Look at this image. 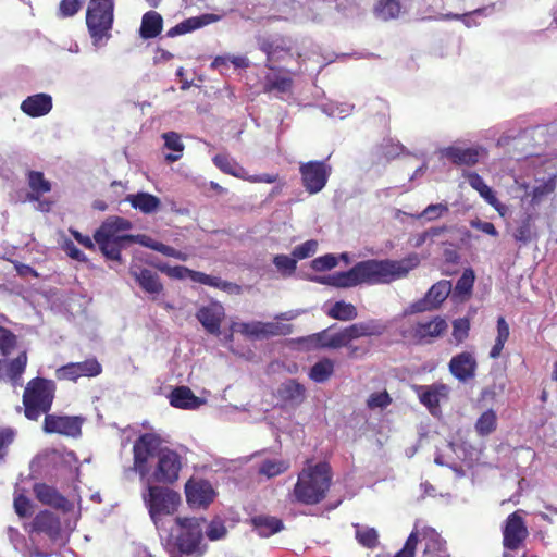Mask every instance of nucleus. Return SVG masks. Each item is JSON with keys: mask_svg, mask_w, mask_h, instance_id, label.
Returning <instances> with one entry per match:
<instances>
[{"mask_svg": "<svg viewBox=\"0 0 557 557\" xmlns=\"http://www.w3.org/2000/svg\"><path fill=\"white\" fill-rule=\"evenodd\" d=\"M27 364V354L17 348L16 336L8 354L0 349V380L11 383L12 386H22V375Z\"/></svg>", "mask_w": 557, "mask_h": 557, "instance_id": "1a4fd4ad", "label": "nucleus"}, {"mask_svg": "<svg viewBox=\"0 0 557 557\" xmlns=\"http://www.w3.org/2000/svg\"><path fill=\"white\" fill-rule=\"evenodd\" d=\"M318 246H319L318 240L309 239V240L302 243L301 245L296 246L293 249L292 255L297 260L307 259L317 252Z\"/></svg>", "mask_w": 557, "mask_h": 557, "instance_id": "13d9d810", "label": "nucleus"}, {"mask_svg": "<svg viewBox=\"0 0 557 557\" xmlns=\"http://www.w3.org/2000/svg\"><path fill=\"white\" fill-rule=\"evenodd\" d=\"M55 384L51 380L36 377L28 382L23 395L25 416L29 420H37L47 413L52 405Z\"/></svg>", "mask_w": 557, "mask_h": 557, "instance_id": "423d86ee", "label": "nucleus"}, {"mask_svg": "<svg viewBox=\"0 0 557 557\" xmlns=\"http://www.w3.org/2000/svg\"><path fill=\"white\" fill-rule=\"evenodd\" d=\"M293 81L286 75L277 72H271L265 76L264 88L267 91L287 92L292 87Z\"/></svg>", "mask_w": 557, "mask_h": 557, "instance_id": "ea45409f", "label": "nucleus"}, {"mask_svg": "<svg viewBox=\"0 0 557 557\" xmlns=\"http://www.w3.org/2000/svg\"><path fill=\"white\" fill-rule=\"evenodd\" d=\"M494 12V7H485L481 9L473 10L471 12L465 13V14H446L444 18L448 20H461L462 23L467 27H473L476 25H480V21L483 17H486L491 15Z\"/></svg>", "mask_w": 557, "mask_h": 557, "instance_id": "c9c22d12", "label": "nucleus"}, {"mask_svg": "<svg viewBox=\"0 0 557 557\" xmlns=\"http://www.w3.org/2000/svg\"><path fill=\"white\" fill-rule=\"evenodd\" d=\"M84 419L78 416L47 414L44 422L46 433H58L64 436L78 437L82 434Z\"/></svg>", "mask_w": 557, "mask_h": 557, "instance_id": "4468645a", "label": "nucleus"}, {"mask_svg": "<svg viewBox=\"0 0 557 557\" xmlns=\"http://www.w3.org/2000/svg\"><path fill=\"white\" fill-rule=\"evenodd\" d=\"M449 212V207L446 202L431 203L422 212L412 215L416 219H424L428 222L436 221Z\"/></svg>", "mask_w": 557, "mask_h": 557, "instance_id": "8fccbe9b", "label": "nucleus"}, {"mask_svg": "<svg viewBox=\"0 0 557 557\" xmlns=\"http://www.w3.org/2000/svg\"><path fill=\"white\" fill-rule=\"evenodd\" d=\"M162 16L156 11L144 14L140 25V36L144 39L157 37L162 30Z\"/></svg>", "mask_w": 557, "mask_h": 557, "instance_id": "c756f323", "label": "nucleus"}, {"mask_svg": "<svg viewBox=\"0 0 557 557\" xmlns=\"http://www.w3.org/2000/svg\"><path fill=\"white\" fill-rule=\"evenodd\" d=\"M293 333V325L280 322H263L262 338L283 336Z\"/></svg>", "mask_w": 557, "mask_h": 557, "instance_id": "5fc2aeb1", "label": "nucleus"}, {"mask_svg": "<svg viewBox=\"0 0 557 557\" xmlns=\"http://www.w3.org/2000/svg\"><path fill=\"white\" fill-rule=\"evenodd\" d=\"M170 404L180 409L195 410L206 404V399L197 397L189 387L180 386L170 394Z\"/></svg>", "mask_w": 557, "mask_h": 557, "instance_id": "5701e85b", "label": "nucleus"}, {"mask_svg": "<svg viewBox=\"0 0 557 557\" xmlns=\"http://www.w3.org/2000/svg\"><path fill=\"white\" fill-rule=\"evenodd\" d=\"M451 283L446 280H442L435 283L426 293V298L433 309L437 308L450 294Z\"/></svg>", "mask_w": 557, "mask_h": 557, "instance_id": "58836bf2", "label": "nucleus"}, {"mask_svg": "<svg viewBox=\"0 0 557 557\" xmlns=\"http://www.w3.org/2000/svg\"><path fill=\"white\" fill-rule=\"evenodd\" d=\"M215 21H218V17L215 15L203 14L201 16L187 18L183 21V24L186 33H190Z\"/></svg>", "mask_w": 557, "mask_h": 557, "instance_id": "bf43d9fd", "label": "nucleus"}, {"mask_svg": "<svg viewBox=\"0 0 557 557\" xmlns=\"http://www.w3.org/2000/svg\"><path fill=\"white\" fill-rule=\"evenodd\" d=\"M331 479L327 463L308 465L298 474V480L294 487L295 499L306 505L320 503L330 488Z\"/></svg>", "mask_w": 557, "mask_h": 557, "instance_id": "f03ea898", "label": "nucleus"}, {"mask_svg": "<svg viewBox=\"0 0 557 557\" xmlns=\"http://www.w3.org/2000/svg\"><path fill=\"white\" fill-rule=\"evenodd\" d=\"M474 278V272L471 269L465 270L456 283L454 297H460L461 299L468 297L471 294Z\"/></svg>", "mask_w": 557, "mask_h": 557, "instance_id": "09e8293b", "label": "nucleus"}, {"mask_svg": "<svg viewBox=\"0 0 557 557\" xmlns=\"http://www.w3.org/2000/svg\"><path fill=\"white\" fill-rule=\"evenodd\" d=\"M418 542L419 532L418 527L416 525L405 542L404 547L398 553H396L394 557H414Z\"/></svg>", "mask_w": 557, "mask_h": 557, "instance_id": "052dcab7", "label": "nucleus"}, {"mask_svg": "<svg viewBox=\"0 0 557 557\" xmlns=\"http://www.w3.org/2000/svg\"><path fill=\"white\" fill-rule=\"evenodd\" d=\"M224 315V307L219 301H211L208 305L201 306L196 313V318L203 329L213 335L220 334Z\"/></svg>", "mask_w": 557, "mask_h": 557, "instance_id": "dca6fc26", "label": "nucleus"}, {"mask_svg": "<svg viewBox=\"0 0 557 557\" xmlns=\"http://www.w3.org/2000/svg\"><path fill=\"white\" fill-rule=\"evenodd\" d=\"M183 466L182 457L170 448H162L158 454V459L152 466L149 474V481L158 483L172 484L178 480L180 471Z\"/></svg>", "mask_w": 557, "mask_h": 557, "instance_id": "9d476101", "label": "nucleus"}, {"mask_svg": "<svg viewBox=\"0 0 557 557\" xmlns=\"http://www.w3.org/2000/svg\"><path fill=\"white\" fill-rule=\"evenodd\" d=\"M468 184L479 193V195L488 203L495 205L496 196L492 188L484 182L481 175L475 172L465 173Z\"/></svg>", "mask_w": 557, "mask_h": 557, "instance_id": "72a5a7b5", "label": "nucleus"}, {"mask_svg": "<svg viewBox=\"0 0 557 557\" xmlns=\"http://www.w3.org/2000/svg\"><path fill=\"white\" fill-rule=\"evenodd\" d=\"M419 263L420 258L417 253H410L401 260L371 259L356 263L348 271L313 276L311 281L338 288H348L361 284H388L406 277Z\"/></svg>", "mask_w": 557, "mask_h": 557, "instance_id": "f257e3e1", "label": "nucleus"}, {"mask_svg": "<svg viewBox=\"0 0 557 557\" xmlns=\"http://www.w3.org/2000/svg\"><path fill=\"white\" fill-rule=\"evenodd\" d=\"M441 154L455 165L473 166L487 154V149L481 145L473 147L451 145L443 148Z\"/></svg>", "mask_w": 557, "mask_h": 557, "instance_id": "ddd939ff", "label": "nucleus"}, {"mask_svg": "<svg viewBox=\"0 0 557 557\" xmlns=\"http://www.w3.org/2000/svg\"><path fill=\"white\" fill-rule=\"evenodd\" d=\"M470 329V323L467 319H458L453 323V336L458 342L461 343L468 336Z\"/></svg>", "mask_w": 557, "mask_h": 557, "instance_id": "774afa93", "label": "nucleus"}, {"mask_svg": "<svg viewBox=\"0 0 557 557\" xmlns=\"http://www.w3.org/2000/svg\"><path fill=\"white\" fill-rule=\"evenodd\" d=\"M226 533V527L221 520H212L206 529V535L210 541L222 540Z\"/></svg>", "mask_w": 557, "mask_h": 557, "instance_id": "0e129e2a", "label": "nucleus"}, {"mask_svg": "<svg viewBox=\"0 0 557 557\" xmlns=\"http://www.w3.org/2000/svg\"><path fill=\"white\" fill-rule=\"evenodd\" d=\"M161 448V438L156 433L140 435L133 445V467L131 470L138 473L141 481H148L153 461Z\"/></svg>", "mask_w": 557, "mask_h": 557, "instance_id": "6e6552de", "label": "nucleus"}, {"mask_svg": "<svg viewBox=\"0 0 557 557\" xmlns=\"http://www.w3.org/2000/svg\"><path fill=\"white\" fill-rule=\"evenodd\" d=\"M356 540L360 545L367 548H374L379 544V533L374 528L368 525L355 524Z\"/></svg>", "mask_w": 557, "mask_h": 557, "instance_id": "37998d69", "label": "nucleus"}, {"mask_svg": "<svg viewBox=\"0 0 557 557\" xmlns=\"http://www.w3.org/2000/svg\"><path fill=\"white\" fill-rule=\"evenodd\" d=\"M407 7L399 0H377L374 7V14L382 21L397 18L407 11Z\"/></svg>", "mask_w": 557, "mask_h": 557, "instance_id": "cd10ccee", "label": "nucleus"}, {"mask_svg": "<svg viewBox=\"0 0 557 557\" xmlns=\"http://www.w3.org/2000/svg\"><path fill=\"white\" fill-rule=\"evenodd\" d=\"M255 530L260 536L269 537L283 529V522L274 517L256 516L251 519Z\"/></svg>", "mask_w": 557, "mask_h": 557, "instance_id": "7c9ffc66", "label": "nucleus"}, {"mask_svg": "<svg viewBox=\"0 0 557 557\" xmlns=\"http://www.w3.org/2000/svg\"><path fill=\"white\" fill-rule=\"evenodd\" d=\"M497 425V416L494 410L484 411L475 422V431L481 436H486L495 431Z\"/></svg>", "mask_w": 557, "mask_h": 557, "instance_id": "a18cd8bd", "label": "nucleus"}, {"mask_svg": "<svg viewBox=\"0 0 557 557\" xmlns=\"http://www.w3.org/2000/svg\"><path fill=\"white\" fill-rule=\"evenodd\" d=\"M280 395L293 405L301 404L306 398V388L295 380H288L280 387Z\"/></svg>", "mask_w": 557, "mask_h": 557, "instance_id": "473e14b6", "label": "nucleus"}, {"mask_svg": "<svg viewBox=\"0 0 557 557\" xmlns=\"http://www.w3.org/2000/svg\"><path fill=\"white\" fill-rule=\"evenodd\" d=\"M34 493L36 498L45 505H49L51 507L58 509H66L67 508V499L63 497L54 487L49 486L44 483H37L34 486Z\"/></svg>", "mask_w": 557, "mask_h": 557, "instance_id": "a878e982", "label": "nucleus"}, {"mask_svg": "<svg viewBox=\"0 0 557 557\" xmlns=\"http://www.w3.org/2000/svg\"><path fill=\"white\" fill-rule=\"evenodd\" d=\"M288 468V461L281 459H267L261 462L258 472L268 479H271L285 472Z\"/></svg>", "mask_w": 557, "mask_h": 557, "instance_id": "49530a36", "label": "nucleus"}, {"mask_svg": "<svg viewBox=\"0 0 557 557\" xmlns=\"http://www.w3.org/2000/svg\"><path fill=\"white\" fill-rule=\"evenodd\" d=\"M446 327V321L436 317L433 320L417 323L413 327V336L419 341H428L440 336Z\"/></svg>", "mask_w": 557, "mask_h": 557, "instance_id": "393cba45", "label": "nucleus"}, {"mask_svg": "<svg viewBox=\"0 0 557 557\" xmlns=\"http://www.w3.org/2000/svg\"><path fill=\"white\" fill-rule=\"evenodd\" d=\"M231 330L233 332L240 333L250 338H262L263 322H261V321L234 322L231 325Z\"/></svg>", "mask_w": 557, "mask_h": 557, "instance_id": "de8ad7c7", "label": "nucleus"}, {"mask_svg": "<svg viewBox=\"0 0 557 557\" xmlns=\"http://www.w3.org/2000/svg\"><path fill=\"white\" fill-rule=\"evenodd\" d=\"M326 314L335 320L350 321L357 318L358 311L352 304L339 300L326 310Z\"/></svg>", "mask_w": 557, "mask_h": 557, "instance_id": "e433bc0d", "label": "nucleus"}, {"mask_svg": "<svg viewBox=\"0 0 557 557\" xmlns=\"http://www.w3.org/2000/svg\"><path fill=\"white\" fill-rule=\"evenodd\" d=\"M86 0H62L59 5V16L71 17L75 15Z\"/></svg>", "mask_w": 557, "mask_h": 557, "instance_id": "69168bd1", "label": "nucleus"}, {"mask_svg": "<svg viewBox=\"0 0 557 557\" xmlns=\"http://www.w3.org/2000/svg\"><path fill=\"white\" fill-rule=\"evenodd\" d=\"M334 372V362L329 358H323L314 363L309 372V377L315 383L327 381Z\"/></svg>", "mask_w": 557, "mask_h": 557, "instance_id": "79ce46f5", "label": "nucleus"}, {"mask_svg": "<svg viewBox=\"0 0 557 557\" xmlns=\"http://www.w3.org/2000/svg\"><path fill=\"white\" fill-rule=\"evenodd\" d=\"M361 337L377 336L384 333L386 325L381 320L371 319L356 323Z\"/></svg>", "mask_w": 557, "mask_h": 557, "instance_id": "3c124183", "label": "nucleus"}, {"mask_svg": "<svg viewBox=\"0 0 557 557\" xmlns=\"http://www.w3.org/2000/svg\"><path fill=\"white\" fill-rule=\"evenodd\" d=\"M391 403H392V398H391L389 394L386 391H383V392L372 393L367 400V406L371 410H375V409L382 410V409H385L387 406H389Z\"/></svg>", "mask_w": 557, "mask_h": 557, "instance_id": "680f3d73", "label": "nucleus"}, {"mask_svg": "<svg viewBox=\"0 0 557 557\" xmlns=\"http://www.w3.org/2000/svg\"><path fill=\"white\" fill-rule=\"evenodd\" d=\"M337 257L333 253H326L311 261V268L314 271H327L337 265Z\"/></svg>", "mask_w": 557, "mask_h": 557, "instance_id": "e2e57ef3", "label": "nucleus"}, {"mask_svg": "<svg viewBox=\"0 0 557 557\" xmlns=\"http://www.w3.org/2000/svg\"><path fill=\"white\" fill-rule=\"evenodd\" d=\"M516 184H518L520 186V188L523 189L528 196L529 195L531 196L532 205L540 203L545 197L550 195L556 188L555 177H549L546 181L539 183L537 185H535L532 188L531 193L528 191L529 186L527 184L519 183L518 180H516Z\"/></svg>", "mask_w": 557, "mask_h": 557, "instance_id": "2f4dec72", "label": "nucleus"}, {"mask_svg": "<svg viewBox=\"0 0 557 557\" xmlns=\"http://www.w3.org/2000/svg\"><path fill=\"white\" fill-rule=\"evenodd\" d=\"M52 109V97L48 94L28 96L21 103V110L28 116L39 117L48 114Z\"/></svg>", "mask_w": 557, "mask_h": 557, "instance_id": "412c9836", "label": "nucleus"}, {"mask_svg": "<svg viewBox=\"0 0 557 557\" xmlns=\"http://www.w3.org/2000/svg\"><path fill=\"white\" fill-rule=\"evenodd\" d=\"M132 227V223L120 216L107 219L94 234V240L101 252L110 260L120 261L122 248L134 242L133 235L124 234Z\"/></svg>", "mask_w": 557, "mask_h": 557, "instance_id": "7ed1b4c3", "label": "nucleus"}, {"mask_svg": "<svg viewBox=\"0 0 557 557\" xmlns=\"http://www.w3.org/2000/svg\"><path fill=\"white\" fill-rule=\"evenodd\" d=\"M512 236L517 242H520L524 245L532 240L534 232L529 216L521 221V223L513 231Z\"/></svg>", "mask_w": 557, "mask_h": 557, "instance_id": "6e6d98bb", "label": "nucleus"}, {"mask_svg": "<svg viewBox=\"0 0 557 557\" xmlns=\"http://www.w3.org/2000/svg\"><path fill=\"white\" fill-rule=\"evenodd\" d=\"M125 201L145 214L157 212L161 205L158 197L145 191L129 194L126 196Z\"/></svg>", "mask_w": 557, "mask_h": 557, "instance_id": "bb28decb", "label": "nucleus"}, {"mask_svg": "<svg viewBox=\"0 0 557 557\" xmlns=\"http://www.w3.org/2000/svg\"><path fill=\"white\" fill-rule=\"evenodd\" d=\"M273 264L284 276L292 275L297 268V259L287 255H276L273 258Z\"/></svg>", "mask_w": 557, "mask_h": 557, "instance_id": "864d4df0", "label": "nucleus"}, {"mask_svg": "<svg viewBox=\"0 0 557 557\" xmlns=\"http://www.w3.org/2000/svg\"><path fill=\"white\" fill-rule=\"evenodd\" d=\"M27 181L32 189V194L28 195L29 200H38L40 195L51 190V184L44 177L41 172L29 171Z\"/></svg>", "mask_w": 557, "mask_h": 557, "instance_id": "f704fd0d", "label": "nucleus"}, {"mask_svg": "<svg viewBox=\"0 0 557 557\" xmlns=\"http://www.w3.org/2000/svg\"><path fill=\"white\" fill-rule=\"evenodd\" d=\"M101 364L92 358L82 362H71L58 368L55 371V377L58 380L76 381L82 376H97L101 373Z\"/></svg>", "mask_w": 557, "mask_h": 557, "instance_id": "2eb2a0df", "label": "nucleus"}, {"mask_svg": "<svg viewBox=\"0 0 557 557\" xmlns=\"http://www.w3.org/2000/svg\"><path fill=\"white\" fill-rule=\"evenodd\" d=\"M146 490L143 492V500L148 508L149 516L158 528L163 516L173 515L181 504V495L170 488L151 485L145 481Z\"/></svg>", "mask_w": 557, "mask_h": 557, "instance_id": "0eeeda50", "label": "nucleus"}, {"mask_svg": "<svg viewBox=\"0 0 557 557\" xmlns=\"http://www.w3.org/2000/svg\"><path fill=\"white\" fill-rule=\"evenodd\" d=\"M131 274L146 293L157 295L162 292L163 286L156 272L141 268L137 264H133L131 267Z\"/></svg>", "mask_w": 557, "mask_h": 557, "instance_id": "4be33fe9", "label": "nucleus"}, {"mask_svg": "<svg viewBox=\"0 0 557 557\" xmlns=\"http://www.w3.org/2000/svg\"><path fill=\"white\" fill-rule=\"evenodd\" d=\"M214 164L224 173L245 180L246 170L227 154H216L213 158Z\"/></svg>", "mask_w": 557, "mask_h": 557, "instance_id": "4c0bfd02", "label": "nucleus"}, {"mask_svg": "<svg viewBox=\"0 0 557 557\" xmlns=\"http://www.w3.org/2000/svg\"><path fill=\"white\" fill-rule=\"evenodd\" d=\"M419 399L428 407L432 414H435L438 409L441 399L447 397L448 387L446 385H431L419 387Z\"/></svg>", "mask_w": 557, "mask_h": 557, "instance_id": "b1692460", "label": "nucleus"}, {"mask_svg": "<svg viewBox=\"0 0 557 557\" xmlns=\"http://www.w3.org/2000/svg\"><path fill=\"white\" fill-rule=\"evenodd\" d=\"M504 546L507 549L516 550L528 535V530L522 518L513 512L508 516L503 531Z\"/></svg>", "mask_w": 557, "mask_h": 557, "instance_id": "f3484780", "label": "nucleus"}, {"mask_svg": "<svg viewBox=\"0 0 557 557\" xmlns=\"http://www.w3.org/2000/svg\"><path fill=\"white\" fill-rule=\"evenodd\" d=\"M449 371L460 382H467L475 375L476 360L471 352L463 351L450 359Z\"/></svg>", "mask_w": 557, "mask_h": 557, "instance_id": "a211bd4d", "label": "nucleus"}, {"mask_svg": "<svg viewBox=\"0 0 557 557\" xmlns=\"http://www.w3.org/2000/svg\"><path fill=\"white\" fill-rule=\"evenodd\" d=\"M185 496L190 508L206 509L215 499L216 492L209 481L190 478L185 483Z\"/></svg>", "mask_w": 557, "mask_h": 557, "instance_id": "9b49d317", "label": "nucleus"}, {"mask_svg": "<svg viewBox=\"0 0 557 557\" xmlns=\"http://www.w3.org/2000/svg\"><path fill=\"white\" fill-rule=\"evenodd\" d=\"M302 185L309 194L321 191L326 185L331 168L322 161H309L300 165Z\"/></svg>", "mask_w": 557, "mask_h": 557, "instance_id": "f8f14e48", "label": "nucleus"}, {"mask_svg": "<svg viewBox=\"0 0 557 557\" xmlns=\"http://www.w3.org/2000/svg\"><path fill=\"white\" fill-rule=\"evenodd\" d=\"M321 110L331 117L344 119L352 112L354 106L349 103L329 102L322 104Z\"/></svg>", "mask_w": 557, "mask_h": 557, "instance_id": "603ef678", "label": "nucleus"}, {"mask_svg": "<svg viewBox=\"0 0 557 557\" xmlns=\"http://www.w3.org/2000/svg\"><path fill=\"white\" fill-rule=\"evenodd\" d=\"M419 541L424 542L423 557H448L445 542L441 535L432 528L424 527L418 529Z\"/></svg>", "mask_w": 557, "mask_h": 557, "instance_id": "aec40b11", "label": "nucleus"}, {"mask_svg": "<svg viewBox=\"0 0 557 557\" xmlns=\"http://www.w3.org/2000/svg\"><path fill=\"white\" fill-rule=\"evenodd\" d=\"M114 0H89L86 25L96 48L103 47L113 25Z\"/></svg>", "mask_w": 557, "mask_h": 557, "instance_id": "20e7f679", "label": "nucleus"}, {"mask_svg": "<svg viewBox=\"0 0 557 557\" xmlns=\"http://www.w3.org/2000/svg\"><path fill=\"white\" fill-rule=\"evenodd\" d=\"M175 523L176 528L173 530L172 536L177 549L186 555L201 556L206 552V545L202 544L206 520L195 517H177Z\"/></svg>", "mask_w": 557, "mask_h": 557, "instance_id": "39448f33", "label": "nucleus"}, {"mask_svg": "<svg viewBox=\"0 0 557 557\" xmlns=\"http://www.w3.org/2000/svg\"><path fill=\"white\" fill-rule=\"evenodd\" d=\"M510 335L509 325L506 322L505 318L499 317L497 319V336L495 338V344L493 345L490 357L492 359H497L504 349L505 343L508 341Z\"/></svg>", "mask_w": 557, "mask_h": 557, "instance_id": "a19ab883", "label": "nucleus"}, {"mask_svg": "<svg viewBox=\"0 0 557 557\" xmlns=\"http://www.w3.org/2000/svg\"><path fill=\"white\" fill-rule=\"evenodd\" d=\"M258 45L267 55V66L270 70H274L272 63L282 60L289 50L286 41L278 36L259 38Z\"/></svg>", "mask_w": 557, "mask_h": 557, "instance_id": "6ab92c4d", "label": "nucleus"}, {"mask_svg": "<svg viewBox=\"0 0 557 557\" xmlns=\"http://www.w3.org/2000/svg\"><path fill=\"white\" fill-rule=\"evenodd\" d=\"M32 530L35 532L46 533L49 536H53L60 530V522L52 512L41 511L34 518Z\"/></svg>", "mask_w": 557, "mask_h": 557, "instance_id": "c85d7f7f", "label": "nucleus"}, {"mask_svg": "<svg viewBox=\"0 0 557 557\" xmlns=\"http://www.w3.org/2000/svg\"><path fill=\"white\" fill-rule=\"evenodd\" d=\"M325 331V337L323 342V348L336 349L344 346H347L349 343L347 341L344 329L336 333H330V330Z\"/></svg>", "mask_w": 557, "mask_h": 557, "instance_id": "4d7b16f0", "label": "nucleus"}, {"mask_svg": "<svg viewBox=\"0 0 557 557\" xmlns=\"http://www.w3.org/2000/svg\"><path fill=\"white\" fill-rule=\"evenodd\" d=\"M325 337V331L314 333L308 336L299 337L296 342L306 348H323V342Z\"/></svg>", "mask_w": 557, "mask_h": 557, "instance_id": "338daca9", "label": "nucleus"}, {"mask_svg": "<svg viewBox=\"0 0 557 557\" xmlns=\"http://www.w3.org/2000/svg\"><path fill=\"white\" fill-rule=\"evenodd\" d=\"M162 137L164 139V146L176 152L166 154L165 160L168 162H175L180 160L184 150V144L182 143L180 135L175 132H168L164 133Z\"/></svg>", "mask_w": 557, "mask_h": 557, "instance_id": "c03bdc74", "label": "nucleus"}]
</instances>
